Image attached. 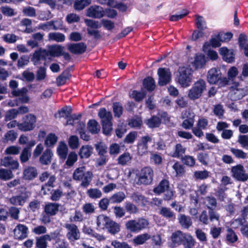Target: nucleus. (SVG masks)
<instances>
[{
	"mask_svg": "<svg viewBox=\"0 0 248 248\" xmlns=\"http://www.w3.org/2000/svg\"><path fill=\"white\" fill-rule=\"evenodd\" d=\"M207 80L211 85H216L219 87H224L229 83L227 77H223L218 68L214 67L210 69L207 75Z\"/></svg>",
	"mask_w": 248,
	"mask_h": 248,
	"instance_id": "obj_1",
	"label": "nucleus"
},
{
	"mask_svg": "<svg viewBox=\"0 0 248 248\" xmlns=\"http://www.w3.org/2000/svg\"><path fill=\"white\" fill-rule=\"evenodd\" d=\"M98 115L101 119V124L102 126L103 133L106 136H109L112 130L113 119L111 112L107 111L105 108H100Z\"/></svg>",
	"mask_w": 248,
	"mask_h": 248,
	"instance_id": "obj_2",
	"label": "nucleus"
},
{
	"mask_svg": "<svg viewBox=\"0 0 248 248\" xmlns=\"http://www.w3.org/2000/svg\"><path fill=\"white\" fill-rule=\"evenodd\" d=\"M193 73V70L189 67H180L177 75V82L184 88L189 86L192 81Z\"/></svg>",
	"mask_w": 248,
	"mask_h": 248,
	"instance_id": "obj_3",
	"label": "nucleus"
},
{
	"mask_svg": "<svg viewBox=\"0 0 248 248\" xmlns=\"http://www.w3.org/2000/svg\"><path fill=\"white\" fill-rule=\"evenodd\" d=\"M206 88V84L205 81L200 79L195 82L191 88L189 90L187 96L192 100L198 99L202 96Z\"/></svg>",
	"mask_w": 248,
	"mask_h": 248,
	"instance_id": "obj_4",
	"label": "nucleus"
},
{
	"mask_svg": "<svg viewBox=\"0 0 248 248\" xmlns=\"http://www.w3.org/2000/svg\"><path fill=\"white\" fill-rule=\"evenodd\" d=\"M154 176V170L150 167H143L141 169L140 172L137 174V184L139 185H149L153 181Z\"/></svg>",
	"mask_w": 248,
	"mask_h": 248,
	"instance_id": "obj_5",
	"label": "nucleus"
},
{
	"mask_svg": "<svg viewBox=\"0 0 248 248\" xmlns=\"http://www.w3.org/2000/svg\"><path fill=\"white\" fill-rule=\"evenodd\" d=\"M148 225V221L143 218H139L138 220H129L125 223L126 228L133 232H138L146 228Z\"/></svg>",
	"mask_w": 248,
	"mask_h": 248,
	"instance_id": "obj_6",
	"label": "nucleus"
},
{
	"mask_svg": "<svg viewBox=\"0 0 248 248\" xmlns=\"http://www.w3.org/2000/svg\"><path fill=\"white\" fill-rule=\"evenodd\" d=\"M36 122V116L33 114H29L22 118V122L17 124V127L21 131H30L35 128Z\"/></svg>",
	"mask_w": 248,
	"mask_h": 248,
	"instance_id": "obj_7",
	"label": "nucleus"
},
{
	"mask_svg": "<svg viewBox=\"0 0 248 248\" xmlns=\"http://www.w3.org/2000/svg\"><path fill=\"white\" fill-rule=\"evenodd\" d=\"M158 76V84L160 86H164L170 82L171 73L169 68L160 67L157 70Z\"/></svg>",
	"mask_w": 248,
	"mask_h": 248,
	"instance_id": "obj_8",
	"label": "nucleus"
},
{
	"mask_svg": "<svg viewBox=\"0 0 248 248\" xmlns=\"http://www.w3.org/2000/svg\"><path fill=\"white\" fill-rule=\"evenodd\" d=\"M65 228L68 230L66 237L69 241H75L80 239V232L76 224L67 223Z\"/></svg>",
	"mask_w": 248,
	"mask_h": 248,
	"instance_id": "obj_9",
	"label": "nucleus"
},
{
	"mask_svg": "<svg viewBox=\"0 0 248 248\" xmlns=\"http://www.w3.org/2000/svg\"><path fill=\"white\" fill-rule=\"evenodd\" d=\"M231 171L232 176L239 181L245 182L248 179V174L246 173L244 168L241 164L232 167Z\"/></svg>",
	"mask_w": 248,
	"mask_h": 248,
	"instance_id": "obj_10",
	"label": "nucleus"
},
{
	"mask_svg": "<svg viewBox=\"0 0 248 248\" xmlns=\"http://www.w3.org/2000/svg\"><path fill=\"white\" fill-rule=\"evenodd\" d=\"M219 53L225 62L232 63L234 61L235 54L233 49H229L227 47L223 46L219 48Z\"/></svg>",
	"mask_w": 248,
	"mask_h": 248,
	"instance_id": "obj_11",
	"label": "nucleus"
},
{
	"mask_svg": "<svg viewBox=\"0 0 248 248\" xmlns=\"http://www.w3.org/2000/svg\"><path fill=\"white\" fill-rule=\"evenodd\" d=\"M87 45L83 42L71 43L68 46V50L72 53L79 55L84 53L87 49Z\"/></svg>",
	"mask_w": 248,
	"mask_h": 248,
	"instance_id": "obj_12",
	"label": "nucleus"
},
{
	"mask_svg": "<svg viewBox=\"0 0 248 248\" xmlns=\"http://www.w3.org/2000/svg\"><path fill=\"white\" fill-rule=\"evenodd\" d=\"M184 232L181 231H176L173 232L171 236V242L170 243V247L174 248L181 246L183 242Z\"/></svg>",
	"mask_w": 248,
	"mask_h": 248,
	"instance_id": "obj_13",
	"label": "nucleus"
},
{
	"mask_svg": "<svg viewBox=\"0 0 248 248\" xmlns=\"http://www.w3.org/2000/svg\"><path fill=\"white\" fill-rule=\"evenodd\" d=\"M28 228L27 226L19 224L14 230V234L16 239L22 240L28 236Z\"/></svg>",
	"mask_w": 248,
	"mask_h": 248,
	"instance_id": "obj_14",
	"label": "nucleus"
},
{
	"mask_svg": "<svg viewBox=\"0 0 248 248\" xmlns=\"http://www.w3.org/2000/svg\"><path fill=\"white\" fill-rule=\"evenodd\" d=\"M93 148L92 145L86 144L81 146L78 152V155L81 160L89 158L93 154Z\"/></svg>",
	"mask_w": 248,
	"mask_h": 248,
	"instance_id": "obj_15",
	"label": "nucleus"
},
{
	"mask_svg": "<svg viewBox=\"0 0 248 248\" xmlns=\"http://www.w3.org/2000/svg\"><path fill=\"white\" fill-rule=\"evenodd\" d=\"M53 239L49 234H46L35 237V248H47V241H51Z\"/></svg>",
	"mask_w": 248,
	"mask_h": 248,
	"instance_id": "obj_16",
	"label": "nucleus"
},
{
	"mask_svg": "<svg viewBox=\"0 0 248 248\" xmlns=\"http://www.w3.org/2000/svg\"><path fill=\"white\" fill-rule=\"evenodd\" d=\"M0 163L2 166L13 170L17 169L19 167L18 162L9 156H5L1 158Z\"/></svg>",
	"mask_w": 248,
	"mask_h": 248,
	"instance_id": "obj_17",
	"label": "nucleus"
},
{
	"mask_svg": "<svg viewBox=\"0 0 248 248\" xmlns=\"http://www.w3.org/2000/svg\"><path fill=\"white\" fill-rule=\"evenodd\" d=\"M37 175L38 171L35 167L28 166L23 170V178L25 180H32L37 176Z\"/></svg>",
	"mask_w": 248,
	"mask_h": 248,
	"instance_id": "obj_18",
	"label": "nucleus"
},
{
	"mask_svg": "<svg viewBox=\"0 0 248 248\" xmlns=\"http://www.w3.org/2000/svg\"><path fill=\"white\" fill-rule=\"evenodd\" d=\"M28 198L26 192H21L19 195L13 196L10 199V202L14 205L22 206L26 202Z\"/></svg>",
	"mask_w": 248,
	"mask_h": 248,
	"instance_id": "obj_19",
	"label": "nucleus"
},
{
	"mask_svg": "<svg viewBox=\"0 0 248 248\" xmlns=\"http://www.w3.org/2000/svg\"><path fill=\"white\" fill-rule=\"evenodd\" d=\"M60 204L56 202H47L44 207L46 214L49 216L56 215L59 211Z\"/></svg>",
	"mask_w": 248,
	"mask_h": 248,
	"instance_id": "obj_20",
	"label": "nucleus"
},
{
	"mask_svg": "<svg viewBox=\"0 0 248 248\" xmlns=\"http://www.w3.org/2000/svg\"><path fill=\"white\" fill-rule=\"evenodd\" d=\"M53 154L50 149H46L39 158V162L42 165H48L51 162Z\"/></svg>",
	"mask_w": 248,
	"mask_h": 248,
	"instance_id": "obj_21",
	"label": "nucleus"
},
{
	"mask_svg": "<svg viewBox=\"0 0 248 248\" xmlns=\"http://www.w3.org/2000/svg\"><path fill=\"white\" fill-rule=\"evenodd\" d=\"M206 62V60L205 55L200 53L196 54L195 57L194 61L192 63V65L195 69H201L204 67Z\"/></svg>",
	"mask_w": 248,
	"mask_h": 248,
	"instance_id": "obj_22",
	"label": "nucleus"
},
{
	"mask_svg": "<svg viewBox=\"0 0 248 248\" xmlns=\"http://www.w3.org/2000/svg\"><path fill=\"white\" fill-rule=\"evenodd\" d=\"M56 178L55 175H51L48 181L42 186L41 190L44 195H49V191L50 189L55 187L54 183L55 182Z\"/></svg>",
	"mask_w": 248,
	"mask_h": 248,
	"instance_id": "obj_23",
	"label": "nucleus"
},
{
	"mask_svg": "<svg viewBox=\"0 0 248 248\" xmlns=\"http://www.w3.org/2000/svg\"><path fill=\"white\" fill-rule=\"evenodd\" d=\"M48 56V52L46 49H42L35 50L33 54L32 61L34 62V64L38 62L41 59L46 60V56Z\"/></svg>",
	"mask_w": 248,
	"mask_h": 248,
	"instance_id": "obj_24",
	"label": "nucleus"
},
{
	"mask_svg": "<svg viewBox=\"0 0 248 248\" xmlns=\"http://www.w3.org/2000/svg\"><path fill=\"white\" fill-rule=\"evenodd\" d=\"M87 16L93 18H101L104 16L103 11L99 6H91L87 10Z\"/></svg>",
	"mask_w": 248,
	"mask_h": 248,
	"instance_id": "obj_25",
	"label": "nucleus"
},
{
	"mask_svg": "<svg viewBox=\"0 0 248 248\" xmlns=\"http://www.w3.org/2000/svg\"><path fill=\"white\" fill-rule=\"evenodd\" d=\"M111 219L108 217L104 214L99 215L96 218L97 226L100 229L105 230Z\"/></svg>",
	"mask_w": 248,
	"mask_h": 248,
	"instance_id": "obj_26",
	"label": "nucleus"
},
{
	"mask_svg": "<svg viewBox=\"0 0 248 248\" xmlns=\"http://www.w3.org/2000/svg\"><path fill=\"white\" fill-rule=\"evenodd\" d=\"M238 237L234 231L231 228H227L226 233V241L228 244H233L237 242Z\"/></svg>",
	"mask_w": 248,
	"mask_h": 248,
	"instance_id": "obj_27",
	"label": "nucleus"
},
{
	"mask_svg": "<svg viewBox=\"0 0 248 248\" xmlns=\"http://www.w3.org/2000/svg\"><path fill=\"white\" fill-rule=\"evenodd\" d=\"M169 187V181L163 179L159 183V184L154 188V192L157 194H160L164 192Z\"/></svg>",
	"mask_w": 248,
	"mask_h": 248,
	"instance_id": "obj_28",
	"label": "nucleus"
},
{
	"mask_svg": "<svg viewBox=\"0 0 248 248\" xmlns=\"http://www.w3.org/2000/svg\"><path fill=\"white\" fill-rule=\"evenodd\" d=\"M111 235H115L121 230L120 225L119 223L111 219L105 229Z\"/></svg>",
	"mask_w": 248,
	"mask_h": 248,
	"instance_id": "obj_29",
	"label": "nucleus"
},
{
	"mask_svg": "<svg viewBox=\"0 0 248 248\" xmlns=\"http://www.w3.org/2000/svg\"><path fill=\"white\" fill-rule=\"evenodd\" d=\"M145 123L149 128H157L159 127L161 124V119L158 116L154 115L150 119L146 120Z\"/></svg>",
	"mask_w": 248,
	"mask_h": 248,
	"instance_id": "obj_30",
	"label": "nucleus"
},
{
	"mask_svg": "<svg viewBox=\"0 0 248 248\" xmlns=\"http://www.w3.org/2000/svg\"><path fill=\"white\" fill-rule=\"evenodd\" d=\"M175 172V176L178 177H182L186 172L185 166L179 161H176L172 167Z\"/></svg>",
	"mask_w": 248,
	"mask_h": 248,
	"instance_id": "obj_31",
	"label": "nucleus"
},
{
	"mask_svg": "<svg viewBox=\"0 0 248 248\" xmlns=\"http://www.w3.org/2000/svg\"><path fill=\"white\" fill-rule=\"evenodd\" d=\"M159 214L168 219L174 220L176 218L175 213L168 207H162L159 210Z\"/></svg>",
	"mask_w": 248,
	"mask_h": 248,
	"instance_id": "obj_32",
	"label": "nucleus"
},
{
	"mask_svg": "<svg viewBox=\"0 0 248 248\" xmlns=\"http://www.w3.org/2000/svg\"><path fill=\"white\" fill-rule=\"evenodd\" d=\"M221 34L220 33H218L215 35V37H212V38L210 39L209 43L206 42L204 46H211L213 48H216L221 46Z\"/></svg>",
	"mask_w": 248,
	"mask_h": 248,
	"instance_id": "obj_33",
	"label": "nucleus"
},
{
	"mask_svg": "<svg viewBox=\"0 0 248 248\" xmlns=\"http://www.w3.org/2000/svg\"><path fill=\"white\" fill-rule=\"evenodd\" d=\"M178 219L180 225L185 229H188L192 224L190 217L185 214H180Z\"/></svg>",
	"mask_w": 248,
	"mask_h": 248,
	"instance_id": "obj_34",
	"label": "nucleus"
},
{
	"mask_svg": "<svg viewBox=\"0 0 248 248\" xmlns=\"http://www.w3.org/2000/svg\"><path fill=\"white\" fill-rule=\"evenodd\" d=\"M183 241L181 245H183L184 248H193L195 243V240L192 236L186 233H185L184 235Z\"/></svg>",
	"mask_w": 248,
	"mask_h": 248,
	"instance_id": "obj_35",
	"label": "nucleus"
},
{
	"mask_svg": "<svg viewBox=\"0 0 248 248\" xmlns=\"http://www.w3.org/2000/svg\"><path fill=\"white\" fill-rule=\"evenodd\" d=\"M174 151L171 154L172 157L181 158V156H183V155L186 152V148L184 147L181 143H177L174 146Z\"/></svg>",
	"mask_w": 248,
	"mask_h": 248,
	"instance_id": "obj_36",
	"label": "nucleus"
},
{
	"mask_svg": "<svg viewBox=\"0 0 248 248\" xmlns=\"http://www.w3.org/2000/svg\"><path fill=\"white\" fill-rule=\"evenodd\" d=\"M143 86L148 91L152 92L155 88V81L152 77H147L143 80Z\"/></svg>",
	"mask_w": 248,
	"mask_h": 248,
	"instance_id": "obj_37",
	"label": "nucleus"
},
{
	"mask_svg": "<svg viewBox=\"0 0 248 248\" xmlns=\"http://www.w3.org/2000/svg\"><path fill=\"white\" fill-rule=\"evenodd\" d=\"M180 160L184 166L192 168L196 164V159L194 156L190 155H184L183 156H181Z\"/></svg>",
	"mask_w": 248,
	"mask_h": 248,
	"instance_id": "obj_38",
	"label": "nucleus"
},
{
	"mask_svg": "<svg viewBox=\"0 0 248 248\" xmlns=\"http://www.w3.org/2000/svg\"><path fill=\"white\" fill-rule=\"evenodd\" d=\"M87 128L89 131L93 134H97L100 130L98 122L94 119H91L88 121Z\"/></svg>",
	"mask_w": 248,
	"mask_h": 248,
	"instance_id": "obj_39",
	"label": "nucleus"
},
{
	"mask_svg": "<svg viewBox=\"0 0 248 248\" xmlns=\"http://www.w3.org/2000/svg\"><path fill=\"white\" fill-rule=\"evenodd\" d=\"M48 192L49 194H50L49 199L52 201L56 202L59 201L63 195L62 190L61 186H59L56 189H54V188H52Z\"/></svg>",
	"mask_w": 248,
	"mask_h": 248,
	"instance_id": "obj_40",
	"label": "nucleus"
},
{
	"mask_svg": "<svg viewBox=\"0 0 248 248\" xmlns=\"http://www.w3.org/2000/svg\"><path fill=\"white\" fill-rule=\"evenodd\" d=\"M151 238V235L147 233L141 234L136 236L133 240L135 245H141Z\"/></svg>",
	"mask_w": 248,
	"mask_h": 248,
	"instance_id": "obj_41",
	"label": "nucleus"
},
{
	"mask_svg": "<svg viewBox=\"0 0 248 248\" xmlns=\"http://www.w3.org/2000/svg\"><path fill=\"white\" fill-rule=\"evenodd\" d=\"M125 198V195L123 191L117 192L109 198L111 203H119L122 202Z\"/></svg>",
	"mask_w": 248,
	"mask_h": 248,
	"instance_id": "obj_42",
	"label": "nucleus"
},
{
	"mask_svg": "<svg viewBox=\"0 0 248 248\" xmlns=\"http://www.w3.org/2000/svg\"><path fill=\"white\" fill-rule=\"evenodd\" d=\"M112 109L114 117L120 118L123 115L124 111L122 103L120 102H114L112 104Z\"/></svg>",
	"mask_w": 248,
	"mask_h": 248,
	"instance_id": "obj_43",
	"label": "nucleus"
},
{
	"mask_svg": "<svg viewBox=\"0 0 248 248\" xmlns=\"http://www.w3.org/2000/svg\"><path fill=\"white\" fill-rule=\"evenodd\" d=\"M142 120L140 117L136 116L128 120V125L131 128L140 129L142 125Z\"/></svg>",
	"mask_w": 248,
	"mask_h": 248,
	"instance_id": "obj_44",
	"label": "nucleus"
},
{
	"mask_svg": "<svg viewBox=\"0 0 248 248\" xmlns=\"http://www.w3.org/2000/svg\"><path fill=\"white\" fill-rule=\"evenodd\" d=\"M71 75L69 71H64L56 78V83L58 86L64 85L66 81L70 78Z\"/></svg>",
	"mask_w": 248,
	"mask_h": 248,
	"instance_id": "obj_45",
	"label": "nucleus"
},
{
	"mask_svg": "<svg viewBox=\"0 0 248 248\" xmlns=\"http://www.w3.org/2000/svg\"><path fill=\"white\" fill-rule=\"evenodd\" d=\"M58 137L54 133H49L45 140V145L46 147H53L57 142Z\"/></svg>",
	"mask_w": 248,
	"mask_h": 248,
	"instance_id": "obj_46",
	"label": "nucleus"
},
{
	"mask_svg": "<svg viewBox=\"0 0 248 248\" xmlns=\"http://www.w3.org/2000/svg\"><path fill=\"white\" fill-rule=\"evenodd\" d=\"M131 159V156L130 153L128 152H124L118 157L117 160L119 165L124 166L126 165L127 162L130 161Z\"/></svg>",
	"mask_w": 248,
	"mask_h": 248,
	"instance_id": "obj_47",
	"label": "nucleus"
},
{
	"mask_svg": "<svg viewBox=\"0 0 248 248\" xmlns=\"http://www.w3.org/2000/svg\"><path fill=\"white\" fill-rule=\"evenodd\" d=\"M195 24L199 30L204 31L207 29L206 22L203 17L200 15H196Z\"/></svg>",
	"mask_w": 248,
	"mask_h": 248,
	"instance_id": "obj_48",
	"label": "nucleus"
},
{
	"mask_svg": "<svg viewBox=\"0 0 248 248\" xmlns=\"http://www.w3.org/2000/svg\"><path fill=\"white\" fill-rule=\"evenodd\" d=\"M57 153L61 158L62 159L66 158L68 154V148L64 142H61V144L57 148Z\"/></svg>",
	"mask_w": 248,
	"mask_h": 248,
	"instance_id": "obj_49",
	"label": "nucleus"
},
{
	"mask_svg": "<svg viewBox=\"0 0 248 248\" xmlns=\"http://www.w3.org/2000/svg\"><path fill=\"white\" fill-rule=\"evenodd\" d=\"M67 156V159L65 162V165L69 167L73 166L78 159L77 154L74 151L70 152Z\"/></svg>",
	"mask_w": 248,
	"mask_h": 248,
	"instance_id": "obj_50",
	"label": "nucleus"
},
{
	"mask_svg": "<svg viewBox=\"0 0 248 248\" xmlns=\"http://www.w3.org/2000/svg\"><path fill=\"white\" fill-rule=\"evenodd\" d=\"M62 48L60 46H52L47 51L48 52V55L52 57H59L62 56Z\"/></svg>",
	"mask_w": 248,
	"mask_h": 248,
	"instance_id": "obj_51",
	"label": "nucleus"
},
{
	"mask_svg": "<svg viewBox=\"0 0 248 248\" xmlns=\"http://www.w3.org/2000/svg\"><path fill=\"white\" fill-rule=\"evenodd\" d=\"M17 137V133L14 130L8 131L5 133L4 137L3 138V142L4 143L8 142L10 141L13 142L15 141Z\"/></svg>",
	"mask_w": 248,
	"mask_h": 248,
	"instance_id": "obj_52",
	"label": "nucleus"
},
{
	"mask_svg": "<svg viewBox=\"0 0 248 248\" xmlns=\"http://www.w3.org/2000/svg\"><path fill=\"white\" fill-rule=\"evenodd\" d=\"M146 93L145 92H140L137 90H133L132 92L130 97L133 98L136 102H140L146 96Z\"/></svg>",
	"mask_w": 248,
	"mask_h": 248,
	"instance_id": "obj_53",
	"label": "nucleus"
},
{
	"mask_svg": "<svg viewBox=\"0 0 248 248\" xmlns=\"http://www.w3.org/2000/svg\"><path fill=\"white\" fill-rule=\"evenodd\" d=\"M92 0H76L74 3V8L77 10H83L85 7L89 5Z\"/></svg>",
	"mask_w": 248,
	"mask_h": 248,
	"instance_id": "obj_54",
	"label": "nucleus"
},
{
	"mask_svg": "<svg viewBox=\"0 0 248 248\" xmlns=\"http://www.w3.org/2000/svg\"><path fill=\"white\" fill-rule=\"evenodd\" d=\"M14 177L11 170L0 169V179L4 181L9 180Z\"/></svg>",
	"mask_w": 248,
	"mask_h": 248,
	"instance_id": "obj_55",
	"label": "nucleus"
},
{
	"mask_svg": "<svg viewBox=\"0 0 248 248\" xmlns=\"http://www.w3.org/2000/svg\"><path fill=\"white\" fill-rule=\"evenodd\" d=\"M31 155V151L24 147L23 149L19 156V159L21 163L23 164L28 161Z\"/></svg>",
	"mask_w": 248,
	"mask_h": 248,
	"instance_id": "obj_56",
	"label": "nucleus"
},
{
	"mask_svg": "<svg viewBox=\"0 0 248 248\" xmlns=\"http://www.w3.org/2000/svg\"><path fill=\"white\" fill-rule=\"evenodd\" d=\"M87 195L92 199L100 198L102 195L101 191L98 188H90L87 191Z\"/></svg>",
	"mask_w": 248,
	"mask_h": 248,
	"instance_id": "obj_57",
	"label": "nucleus"
},
{
	"mask_svg": "<svg viewBox=\"0 0 248 248\" xmlns=\"http://www.w3.org/2000/svg\"><path fill=\"white\" fill-rule=\"evenodd\" d=\"M49 39L55 41L57 42H62L65 40L64 35L60 32H51L48 35Z\"/></svg>",
	"mask_w": 248,
	"mask_h": 248,
	"instance_id": "obj_58",
	"label": "nucleus"
},
{
	"mask_svg": "<svg viewBox=\"0 0 248 248\" xmlns=\"http://www.w3.org/2000/svg\"><path fill=\"white\" fill-rule=\"evenodd\" d=\"M68 142L70 148L73 150L77 149L79 145L78 138L76 135L71 136Z\"/></svg>",
	"mask_w": 248,
	"mask_h": 248,
	"instance_id": "obj_59",
	"label": "nucleus"
},
{
	"mask_svg": "<svg viewBox=\"0 0 248 248\" xmlns=\"http://www.w3.org/2000/svg\"><path fill=\"white\" fill-rule=\"evenodd\" d=\"M84 170L85 168L84 167H79L76 169L73 173V179L78 181L82 180L85 174L84 172Z\"/></svg>",
	"mask_w": 248,
	"mask_h": 248,
	"instance_id": "obj_60",
	"label": "nucleus"
},
{
	"mask_svg": "<svg viewBox=\"0 0 248 248\" xmlns=\"http://www.w3.org/2000/svg\"><path fill=\"white\" fill-rule=\"evenodd\" d=\"M18 114H19V111L15 108L8 110L5 114V121L6 122L11 121L16 118Z\"/></svg>",
	"mask_w": 248,
	"mask_h": 248,
	"instance_id": "obj_61",
	"label": "nucleus"
},
{
	"mask_svg": "<svg viewBox=\"0 0 248 248\" xmlns=\"http://www.w3.org/2000/svg\"><path fill=\"white\" fill-rule=\"evenodd\" d=\"M0 11L3 15L7 16H13L16 15L14 9L8 6H3L0 7Z\"/></svg>",
	"mask_w": 248,
	"mask_h": 248,
	"instance_id": "obj_62",
	"label": "nucleus"
},
{
	"mask_svg": "<svg viewBox=\"0 0 248 248\" xmlns=\"http://www.w3.org/2000/svg\"><path fill=\"white\" fill-rule=\"evenodd\" d=\"M194 177L197 179L204 180L209 176V172L207 170H198L194 173Z\"/></svg>",
	"mask_w": 248,
	"mask_h": 248,
	"instance_id": "obj_63",
	"label": "nucleus"
},
{
	"mask_svg": "<svg viewBox=\"0 0 248 248\" xmlns=\"http://www.w3.org/2000/svg\"><path fill=\"white\" fill-rule=\"evenodd\" d=\"M46 69L45 67L40 66L36 72V79L41 81L45 79L46 77Z\"/></svg>",
	"mask_w": 248,
	"mask_h": 248,
	"instance_id": "obj_64",
	"label": "nucleus"
}]
</instances>
